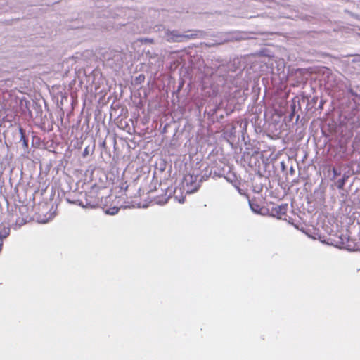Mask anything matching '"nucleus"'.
Returning a JSON list of instances; mask_svg holds the SVG:
<instances>
[{"label": "nucleus", "instance_id": "nucleus-5", "mask_svg": "<svg viewBox=\"0 0 360 360\" xmlns=\"http://www.w3.org/2000/svg\"><path fill=\"white\" fill-rule=\"evenodd\" d=\"M296 159H294L295 160ZM281 169L283 172H288L290 170L291 174L294 173L293 169V159H286V160H283L281 162Z\"/></svg>", "mask_w": 360, "mask_h": 360}, {"label": "nucleus", "instance_id": "nucleus-11", "mask_svg": "<svg viewBox=\"0 0 360 360\" xmlns=\"http://www.w3.org/2000/svg\"><path fill=\"white\" fill-rule=\"evenodd\" d=\"M98 188H104V187H105V185H103V184H102V185H98Z\"/></svg>", "mask_w": 360, "mask_h": 360}, {"label": "nucleus", "instance_id": "nucleus-2", "mask_svg": "<svg viewBox=\"0 0 360 360\" xmlns=\"http://www.w3.org/2000/svg\"><path fill=\"white\" fill-rule=\"evenodd\" d=\"M226 159H199L198 162L207 165V172H210V176H222L226 172V169H229Z\"/></svg>", "mask_w": 360, "mask_h": 360}, {"label": "nucleus", "instance_id": "nucleus-8", "mask_svg": "<svg viewBox=\"0 0 360 360\" xmlns=\"http://www.w3.org/2000/svg\"><path fill=\"white\" fill-rule=\"evenodd\" d=\"M10 233V229L8 227H3L0 230V237H1L2 239L6 238Z\"/></svg>", "mask_w": 360, "mask_h": 360}, {"label": "nucleus", "instance_id": "nucleus-7", "mask_svg": "<svg viewBox=\"0 0 360 360\" xmlns=\"http://www.w3.org/2000/svg\"><path fill=\"white\" fill-rule=\"evenodd\" d=\"M19 131L20 134V141L22 142V146L25 149H27L28 148V140L25 137V131L21 127L19 128Z\"/></svg>", "mask_w": 360, "mask_h": 360}, {"label": "nucleus", "instance_id": "nucleus-9", "mask_svg": "<svg viewBox=\"0 0 360 360\" xmlns=\"http://www.w3.org/2000/svg\"><path fill=\"white\" fill-rule=\"evenodd\" d=\"M140 41L141 42H147V43H150V44H153L154 41L153 39H148V38L141 39Z\"/></svg>", "mask_w": 360, "mask_h": 360}, {"label": "nucleus", "instance_id": "nucleus-10", "mask_svg": "<svg viewBox=\"0 0 360 360\" xmlns=\"http://www.w3.org/2000/svg\"><path fill=\"white\" fill-rule=\"evenodd\" d=\"M2 159H0V172H2L4 170H5L6 169V165L4 164Z\"/></svg>", "mask_w": 360, "mask_h": 360}, {"label": "nucleus", "instance_id": "nucleus-3", "mask_svg": "<svg viewBox=\"0 0 360 360\" xmlns=\"http://www.w3.org/2000/svg\"><path fill=\"white\" fill-rule=\"evenodd\" d=\"M288 210V204L276 205L271 209V214L281 219H285Z\"/></svg>", "mask_w": 360, "mask_h": 360}, {"label": "nucleus", "instance_id": "nucleus-4", "mask_svg": "<svg viewBox=\"0 0 360 360\" xmlns=\"http://www.w3.org/2000/svg\"><path fill=\"white\" fill-rule=\"evenodd\" d=\"M168 37H169V41L176 42L182 41L184 39H195L197 37V34H193L188 36L178 34L176 31H172L168 34Z\"/></svg>", "mask_w": 360, "mask_h": 360}, {"label": "nucleus", "instance_id": "nucleus-6", "mask_svg": "<svg viewBox=\"0 0 360 360\" xmlns=\"http://www.w3.org/2000/svg\"><path fill=\"white\" fill-rule=\"evenodd\" d=\"M249 205L252 210L256 213L260 212L262 207L261 206L256 202V200L252 198L249 200Z\"/></svg>", "mask_w": 360, "mask_h": 360}, {"label": "nucleus", "instance_id": "nucleus-1", "mask_svg": "<svg viewBox=\"0 0 360 360\" xmlns=\"http://www.w3.org/2000/svg\"><path fill=\"white\" fill-rule=\"evenodd\" d=\"M199 159H183L180 164L184 173L180 187L176 188L174 193L175 198L178 199L180 203H184L185 196L182 195L191 194L197 191L200 187L202 181L210 176V172H207V165L198 162Z\"/></svg>", "mask_w": 360, "mask_h": 360}]
</instances>
